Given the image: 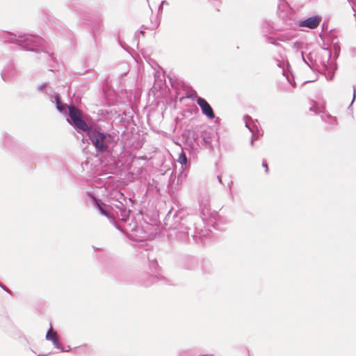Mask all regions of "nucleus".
Instances as JSON below:
<instances>
[{
  "mask_svg": "<svg viewBox=\"0 0 356 356\" xmlns=\"http://www.w3.org/2000/svg\"><path fill=\"white\" fill-rule=\"evenodd\" d=\"M197 103L201 108L203 114L205 115L208 118L213 119L215 118L213 108L204 99L198 97L197 98Z\"/></svg>",
  "mask_w": 356,
  "mask_h": 356,
  "instance_id": "nucleus-3",
  "label": "nucleus"
},
{
  "mask_svg": "<svg viewBox=\"0 0 356 356\" xmlns=\"http://www.w3.org/2000/svg\"><path fill=\"white\" fill-rule=\"evenodd\" d=\"M97 205L102 213L107 215L106 212L102 208V207L99 204Z\"/></svg>",
  "mask_w": 356,
  "mask_h": 356,
  "instance_id": "nucleus-8",
  "label": "nucleus"
},
{
  "mask_svg": "<svg viewBox=\"0 0 356 356\" xmlns=\"http://www.w3.org/2000/svg\"><path fill=\"white\" fill-rule=\"evenodd\" d=\"M88 136L91 140L92 143L100 152H105L108 149V145L106 141V136L104 133L97 131V129H92L88 127Z\"/></svg>",
  "mask_w": 356,
  "mask_h": 356,
  "instance_id": "nucleus-1",
  "label": "nucleus"
},
{
  "mask_svg": "<svg viewBox=\"0 0 356 356\" xmlns=\"http://www.w3.org/2000/svg\"><path fill=\"white\" fill-rule=\"evenodd\" d=\"M262 165L265 168L266 172H268V167L267 163L266 162H263Z\"/></svg>",
  "mask_w": 356,
  "mask_h": 356,
  "instance_id": "nucleus-7",
  "label": "nucleus"
},
{
  "mask_svg": "<svg viewBox=\"0 0 356 356\" xmlns=\"http://www.w3.org/2000/svg\"><path fill=\"white\" fill-rule=\"evenodd\" d=\"M322 21L321 17L318 15H315L310 17L305 20L301 21L299 24L300 26L307 27L310 29H314L317 28L321 22Z\"/></svg>",
  "mask_w": 356,
  "mask_h": 356,
  "instance_id": "nucleus-4",
  "label": "nucleus"
},
{
  "mask_svg": "<svg viewBox=\"0 0 356 356\" xmlns=\"http://www.w3.org/2000/svg\"><path fill=\"white\" fill-rule=\"evenodd\" d=\"M46 339L50 340L56 346H58V340L57 338V334L51 328L47 332L46 334Z\"/></svg>",
  "mask_w": 356,
  "mask_h": 356,
  "instance_id": "nucleus-5",
  "label": "nucleus"
},
{
  "mask_svg": "<svg viewBox=\"0 0 356 356\" xmlns=\"http://www.w3.org/2000/svg\"><path fill=\"white\" fill-rule=\"evenodd\" d=\"M69 115L74 124L79 129L86 131L88 130V126L86 122L82 120L81 111L74 106H69Z\"/></svg>",
  "mask_w": 356,
  "mask_h": 356,
  "instance_id": "nucleus-2",
  "label": "nucleus"
},
{
  "mask_svg": "<svg viewBox=\"0 0 356 356\" xmlns=\"http://www.w3.org/2000/svg\"><path fill=\"white\" fill-rule=\"evenodd\" d=\"M177 161L180 163L181 164H186L187 163V158L185 152L184 151H181V152L179 154V157L177 159Z\"/></svg>",
  "mask_w": 356,
  "mask_h": 356,
  "instance_id": "nucleus-6",
  "label": "nucleus"
}]
</instances>
